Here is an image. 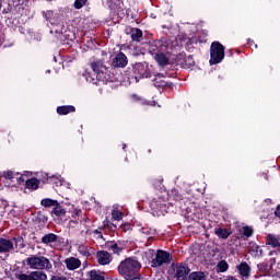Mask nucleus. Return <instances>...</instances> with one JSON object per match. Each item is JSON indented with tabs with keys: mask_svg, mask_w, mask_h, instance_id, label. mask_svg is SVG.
I'll return each instance as SVG.
<instances>
[{
	"mask_svg": "<svg viewBox=\"0 0 280 280\" xmlns=\"http://www.w3.org/2000/svg\"><path fill=\"white\" fill-rule=\"evenodd\" d=\"M117 270L124 279L135 280L137 279V272L141 270V262L135 257H129L119 262Z\"/></svg>",
	"mask_w": 280,
	"mask_h": 280,
	"instance_id": "obj_1",
	"label": "nucleus"
},
{
	"mask_svg": "<svg viewBox=\"0 0 280 280\" xmlns=\"http://www.w3.org/2000/svg\"><path fill=\"white\" fill-rule=\"evenodd\" d=\"M26 266L32 270H51V262L45 256H32L26 259Z\"/></svg>",
	"mask_w": 280,
	"mask_h": 280,
	"instance_id": "obj_2",
	"label": "nucleus"
},
{
	"mask_svg": "<svg viewBox=\"0 0 280 280\" xmlns=\"http://www.w3.org/2000/svg\"><path fill=\"white\" fill-rule=\"evenodd\" d=\"M224 60V46L213 42L210 48V65H218Z\"/></svg>",
	"mask_w": 280,
	"mask_h": 280,
	"instance_id": "obj_3",
	"label": "nucleus"
},
{
	"mask_svg": "<svg viewBox=\"0 0 280 280\" xmlns=\"http://www.w3.org/2000/svg\"><path fill=\"white\" fill-rule=\"evenodd\" d=\"M172 261V255L165 250L159 249L156 252L155 258L152 259L151 264L153 268H159L163 264H170Z\"/></svg>",
	"mask_w": 280,
	"mask_h": 280,
	"instance_id": "obj_4",
	"label": "nucleus"
},
{
	"mask_svg": "<svg viewBox=\"0 0 280 280\" xmlns=\"http://www.w3.org/2000/svg\"><path fill=\"white\" fill-rule=\"evenodd\" d=\"M19 280H47V275L43 271H33L30 275L20 273L18 275Z\"/></svg>",
	"mask_w": 280,
	"mask_h": 280,
	"instance_id": "obj_5",
	"label": "nucleus"
},
{
	"mask_svg": "<svg viewBox=\"0 0 280 280\" xmlns=\"http://www.w3.org/2000/svg\"><path fill=\"white\" fill-rule=\"evenodd\" d=\"M191 272V269L187 267L186 265H177L175 268V277L177 280H187V275Z\"/></svg>",
	"mask_w": 280,
	"mask_h": 280,
	"instance_id": "obj_6",
	"label": "nucleus"
},
{
	"mask_svg": "<svg viewBox=\"0 0 280 280\" xmlns=\"http://www.w3.org/2000/svg\"><path fill=\"white\" fill-rule=\"evenodd\" d=\"M92 70L96 75V80H102V75L106 73V66L101 60L91 63Z\"/></svg>",
	"mask_w": 280,
	"mask_h": 280,
	"instance_id": "obj_7",
	"label": "nucleus"
},
{
	"mask_svg": "<svg viewBox=\"0 0 280 280\" xmlns=\"http://www.w3.org/2000/svg\"><path fill=\"white\" fill-rule=\"evenodd\" d=\"M97 261L101 266H108L113 261V257L106 250H101L96 254Z\"/></svg>",
	"mask_w": 280,
	"mask_h": 280,
	"instance_id": "obj_8",
	"label": "nucleus"
},
{
	"mask_svg": "<svg viewBox=\"0 0 280 280\" xmlns=\"http://www.w3.org/2000/svg\"><path fill=\"white\" fill-rule=\"evenodd\" d=\"M135 73L140 78H150V68L145 63H138L135 66Z\"/></svg>",
	"mask_w": 280,
	"mask_h": 280,
	"instance_id": "obj_9",
	"label": "nucleus"
},
{
	"mask_svg": "<svg viewBox=\"0 0 280 280\" xmlns=\"http://www.w3.org/2000/svg\"><path fill=\"white\" fill-rule=\"evenodd\" d=\"M65 264H66V268H68V270H78V268H80V266H82V261H80V259H78L75 257H70V258L66 259Z\"/></svg>",
	"mask_w": 280,
	"mask_h": 280,
	"instance_id": "obj_10",
	"label": "nucleus"
},
{
	"mask_svg": "<svg viewBox=\"0 0 280 280\" xmlns=\"http://www.w3.org/2000/svg\"><path fill=\"white\" fill-rule=\"evenodd\" d=\"M128 65V57L120 52L113 59V67H126Z\"/></svg>",
	"mask_w": 280,
	"mask_h": 280,
	"instance_id": "obj_11",
	"label": "nucleus"
},
{
	"mask_svg": "<svg viewBox=\"0 0 280 280\" xmlns=\"http://www.w3.org/2000/svg\"><path fill=\"white\" fill-rule=\"evenodd\" d=\"M10 250H14L12 241L0 238V253H10Z\"/></svg>",
	"mask_w": 280,
	"mask_h": 280,
	"instance_id": "obj_12",
	"label": "nucleus"
},
{
	"mask_svg": "<svg viewBox=\"0 0 280 280\" xmlns=\"http://www.w3.org/2000/svg\"><path fill=\"white\" fill-rule=\"evenodd\" d=\"M55 242H58V235L54 233H48L42 237V244H45L46 246L55 244Z\"/></svg>",
	"mask_w": 280,
	"mask_h": 280,
	"instance_id": "obj_13",
	"label": "nucleus"
},
{
	"mask_svg": "<svg viewBox=\"0 0 280 280\" xmlns=\"http://www.w3.org/2000/svg\"><path fill=\"white\" fill-rule=\"evenodd\" d=\"M58 115H69V113H75V107L71 105H65L57 107Z\"/></svg>",
	"mask_w": 280,
	"mask_h": 280,
	"instance_id": "obj_14",
	"label": "nucleus"
},
{
	"mask_svg": "<svg viewBox=\"0 0 280 280\" xmlns=\"http://www.w3.org/2000/svg\"><path fill=\"white\" fill-rule=\"evenodd\" d=\"M267 244L271 248H280V240L272 234L267 235Z\"/></svg>",
	"mask_w": 280,
	"mask_h": 280,
	"instance_id": "obj_15",
	"label": "nucleus"
},
{
	"mask_svg": "<svg viewBox=\"0 0 280 280\" xmlns=\"http://www.w3.org/2000/svg\"><path fill=\"white\" fill-rule=\"evenodd\" d=\"M141 38H143V32L139 28H132L131 39L136 43H141Z\"/></svg>",
	"mask_w": 280,
	"mask_h": 280,
	"instance_id": "obj_16",
	"label": "nucleus"
},
{
	"mask_svg": "<svg viewBox=\"0 0 280 280\" xmlns=\"http://www.w3.org/2000/svg\"><path fill=\"white\" fill-rule=\"evenodd\" d=\"M154 58L158 65L164 66L167 65V62H170V58L164 52H158Z\"/></svg>",
	"mask_w": 280,
	"mask_h": 280,
	"instance_id": "obj_17",
	"label": "nucleus"
},
{
	"mask_svg": "<svg viewBox=\"0 0 280 280\" xmlns=\"http://www.w3.org/2000/svg\"><path fill=\"white\" fill-rule=\"evenodd\" d=\"M189 280H207V273L202 272V271H192L189 276H188Z\"/></svg>",
	"mask_w": 280,
	"mask_h": 280,
	"instance_id": "obj_18",
	"label": "nucleus"
},
{
	"mask_svg": "<svg viewBox=\"0 0 280 280\" xmlns=\"http://www.w3.org/2000/svg\"><path fill=\"white\" fill-rule=\"evenodd\" d=\"M238 272L242 277H248L250 275V267L246 262H242L238 266Z\"/></svg>",
	"mask_w": 280,
	"mask_h": 280,
	"instance_id": "obj_19",
	"label": "nucleus"
},
{
	"mask_svg": "<svg viewBox=\"0 0 280 280\" xmlns=\"http://www.w3.org/2000/svg\"><path fill=\"white\" fill-rule=\"evenodd\" d=\"M66 211L62 208V206H60V203L57 202V206L54 207L51 214L56 215L57 218H60V215H65Z\"/></svg>",
	"mask_w": 280,
	"mask_h": 280,
	"instance_id": "obj_20",
	"label": "nucleus"
},
{
	"mask_svg": "<svg viewBox=\"0 0 280 280\" xmlns=\"http://www.w3.org/2000/svg\"><path fill=\"white\" fill-rule=\"evenodd\" d=\"M112 218L113 220H116V222H119L121 220H124V212L119 211V209L114 208L112 210Z\"/></svg>",
	"mask_w": 280,
	"mask_h": 280,
	"instance_id": "obj_21",
	"label": "nucleus"
},
{
	"mask_svg": "<svg viewBox=\"0 0 280 280\" xmlns=\"http://www.w3.org/2000/svg\"><path fill=\"white\" fill-rule=\"evenodd\" d=\"M167 82L163 80V74H158L154 79V86H158L159 89L165 86Z\"/></svg>",
	"mask_w": 280,
	"mask_h": 280,
	"instance_id": "obj_22",
	"label": "nucleus"
},
{
	"mask_svg": "<svg viewBox=\"0 0 280 280\" xmlns=\"http://www.w3.org/2000/svg\"><path fill=\"white\" fill-rule=\"evenodd\" d=\"M26 188L27 189H38V179L37 178L27 179Z\"/></svg>",
	"mask_w": 280,
	"mask_h": 280,
	"instance_id": "obj_23",
	"label": "nucleus"
},
{
	"mask_svg": "<svg viewBox=\"0 0 280 280\" xmlns=\"http://www.w3.org/2000/svg\"><path fill=\"white\" fill-rule=\"evenodd\" d=\"M215 235H218V237H221L222 240H226V237H229V235H231V233H229V231H226V229H217L215 230Z\"/></svg>",
	"mask_w": 280,
	"mask_h": 280,
	"instance_id": "obj_24",
	"label": "nucleus"
},
{
	"mask_svg": "<svg viewBox=\"0 0 280 280\" xmlns=\"http://www.w3.org/2000/svg\"><path fill=\"white\" fill-rule=\"evenodd\" d=\"M42 206L43 207H58V201L54 200V199H43L42 200Z\"/></svg>",
	"mask_w": 280,
	"mask_h": 280,
	"instance_id": "obj_25",
	"label": "nucleus"
},
{
	"mask_svg": "<svg viewBox=\"0 0 280 280\" xmlns=\"http://www.w3.org/2000/svg\"><path fill=\"white\" fill-rule=\"evenodd\" d=\"M219 272H226L229 270V264L225 260H221L217 266Z\"/></svg>",
	"mask_w": 280,
	"mask_h": 280,
	"instance_id": "obj_26",
	"label": "nucleus"
},
{
	"mask_svg": "<svg viewBox=\"0 0 280 280\" xmlns=\"http://www.w3.org/2000/svg\"><path fill=\"white\" fill-rule=\"evenodd\" d=\"M90 278L91 280H105L104 276L100 275V272L95 270L90 271Z\"/></svg>",
	"mask_w": 280,
	"mask_h": 280,
	"instance_id": "obj_27",
	"label": "nucleus"
},
{
	"mask_svg": "<svg viewBox=\"0 0 280 280\" xmlns=\"http://www.w3.org/2000/svg\"><path fill=\"white\" fill-rule=\"evenodd\" d=\"M4 178H8L9 180H14L16 176H19V173H14L12 171H7L3 173Z\"/></svg>",
	"mask_w": 280,
	"mask_h": 280,
	"instance_id": "obj_28",
	"label": "nucleus"
},
{
	"mask_svg": "<svg viewBox=\"0 0 280 280\" xmlns=\"http://www.w3.org/2000/svg\"><path fill=\"white\" fill-rule=\"evenodd\" d=\"M86 1L89 0H75L74 1L75 10H81V8H84V5H86Z\"/></svg>",
	"mask_w": 280,
	"mask_h": 280,
	"instance_id": "obj_29",
	"label": "nucleus"
},
{
	"mask_svg": "<svg viewBox=\"0 0 280 280\" xmlns=\"http://www.w3.org/2000/svg\"><path fill=\"white\" fill-rule=\"evenodd\" d=\"M78 250L83 257H89V248L84 245H79Z\"/></svg>",
	"mask_w": 280,
	"mask_h": 280,
	"instance_id": "obj_30",
	"label": "nucleus"
},
{
	"mask_svg": "<svg viewBox=\"0 0 280 280\" xmlns=\"http://www.w3.org/2000/svg\"><path fill=\"white\" fill-rule=\"evenodd\" d=\"M194 65H195L194 57L192 56L186 57L185 66L189 68V67H194Z\"/></svg>",
	"mask_w": 280,
	"mask_h": 280,
	"instance_id": "obj_31",
	"label": "nucleus"
},
{
	"mask_svg": "<svg viewBox=\"0 0 280 280\" xmlns=\"http://www.w3.org/2000/svg\"><path fill=\"white\" fill-rule=\"evenodd\" d=\"M109 248H110V250H113V253H116L117 255H119L121 253V248L116 243H113L109 246Z\"/></svg>",
	"mask_w": 280,
	"mask_h": 280,
	"instance_id": "obj_32",
	"label": "nucleus"
},
{
	"mask_svg": "<svg viewBox=\"0 0 280 280\" xmlns=\"http://www.w3.org/2000/svg\"><path fill=\"white\" fill-rule=\"evenodd\" d=\"M243 235H245L246 237H250V235H253V228H249V226L243 228Z\"/></svg>",
	"mask_w": 280,
	"mask_h": 280,
	"instance_id": "obj_33",
	"label": "nucleus"
},
{
	"mask_svg": "<svg viewBox=\"0 0 280 280\" xmlns=\"http://www.w3.org/2000/svg\"><path fill=\"white\" fill-rule=\"evenodd\" d=\"M16 182L21 185V183H25V176L21 175L20 177L16 176Z\"/></svg>",
	"mask_w": 280,
	"mask_h": 280,
	"instance_id": "obj_34",
	"label": "nucleus"
},
{
	"mask_svg": "<svg viewBox=\"0 0 280 280\" xmlns=\"http://www.w3.org/2000/svg\"><path fill=\"white\" fill-rule=\"evenodd\" d=\"M160 49L161 51H167V44L166 43L160 44Z\"/></svg>",
	"mask_w": 280,
	"mask_h": 280,
	"instance_id": "obj_35",
	"label": "nucleus"
},
{
	"mask_svg": "<svg viewBox=\"0 0 280 280\" xmlns=\"http://www.w3.org/2000/svg\"><path fill=\"white\" fill-rule=\"evenodd\" d=\"M275 215H277V218H280V206L277 207Z\"/></svg>",
	"mask_w": 280,
	"mask_h": 280,
	"instance_id": "obj_36",
	"label": "nucleus"
},
{
	"mask_svg": "<svg viewBox=\"0 0 280 280\" xmlns=\"http://www.w3.org/2000/svg\"><path fill=\"white\" fill-rule=\"evenodd\" d=\"M86 80H88V82H93V84H95V82H96V81H95V78H91V79H90L89 77H86Z\"/></svg>",
	"mask_w": 280,
	"mask_h": 280,
	"instance_id": "obj_37",
	"label": "nucleus"
},
{
	"mask_svg": "<svg viewBox=\"0 0 280 280\" xmlns=\"http://www.w3.org/2000/svg\"><path fill=\"white\" fill-rule=\"evenodd\" d=\"M51 280H62V279L58 277H52Z\"/></svg>",
	"mask_w": 280,
	"mask_h": 280,
	"instance_id": "obj_38",
	"label": "nucleus"
},
{
	"mask_svg": "<svg viewBox=\"0 0 280 280\" xmlns=\"http://www.w3.org/2000/svg\"><path fill=\"white\" fill-rule=\"evenodd\" d=\"M59 185H62V182L59 180Z\"/></svg>",
	"mask_w": 280,
	"mask_h": 280,
	"instance_id": "obj_39",
	"label": "nucleus"
},
{
	"mask_svg": "<svg viewBox=\"0 0 280 280\" xmlns=\"http://www.w3.org/2000/svg\"><path fill=\"white\" fill-rule=\"evenodd\" d=\"M0 10H1V2H0Z\"/></svg>",
	"mask_w": 280,
	"mask_h": 280,
	"instance_id": "obj_40",
	"label": "nucleus"
}]
</instances>
